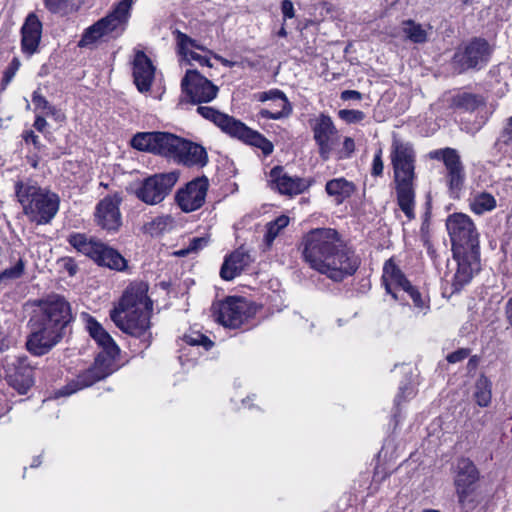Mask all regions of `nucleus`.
<instances>
[{"instance_id": "b1692460", "label": "nucleus", "mask_w": 512, "mask_h": 512, "mask_svg": "<svg viewBox=\"0 0 512 512\" xmlns=\"http://www.w3.org/2000/svg\"><path fill=\"white\" fill-rule=\"evenodd\" d=\"M42 35V23L37 15L30 13L21 28V48L22 51L31 56L39 46Z\"/></svg>"}, {"instance_id": "9d476101", "label": "nucleus", "mask_w": 512, "mask_h": 512, "mask_svg": "<svg viewBox=\"0 0 512 512\" xmlns=\"http://www.w3.org/2000/svg\"><path fill=\"white\" fill-rule=\"evenodd\" d=\"M446 228L452 242V251L479 249V233L468 215H450L446 220Z\"/></svg>"}, {"instance_id": "cd10ccee", "label": "nucleus", "mask_w": 512, "mask_h": 512, "mask_svg": "<svg viewBox=\"0 0 512 512\" xmlns=\"http://www.w3.org/2000/svg\"><path fill=\"white\" fill-rule=\"evenodd\" d=\"M479 471L468 458H460L455 467V488L478 485Z\"/></svg>"}, {"instance_id": "4be33fe9", "label": "nucleus", "mask_w": 512, "mask_h": 512, "mask_svg": "<svg viewBox=\"0 0 512 512\" xmlns=\"http://www.w3.org/2000/svg\"><path fill=\"white\" fill-rule=\"evenodd\" d=\"M258 100L261 102H270L267 108H263L259 111L258 114L261 118L280 120L288 118L292 114V104L284 92L279 89H271L259 93Z\"/></svg>"}, {"instance_id": "bb28decb", "label": "nucleus", "mask_w": 512, "mask_h": 512, "mask_svg": "<svg viewBox=\"0 0 512 512\" xmlns=\"http://www.w3.org/2000/svg\"><path fill=\"white\" fill-rule=\"evenodd\" d=\"M251 259L244 251L236 250L225 258L220 269V276L224 280H233L249 265Z\"/></svg>"}, {"instance_id": "4d7b16f0", "label": "nucleus", "mask_w": 512, "mask_h": 512, "mask_svg": "<svg viewBox=\"0 0 512 512\" xmlns=\"http://www.w3.org/2000/svg\"><path fill=\"white\" fill-rule=\"evenodd\" d=\"M505 319L509 327L512 328V298H509L504 306Z\"/></svg>"}, {"instance_id": "13d9d810", "label": "nucleus", "mask_w": 512, "mask_h": 512, "mask_svg": "<svg viewBox=\"0 0 512 512\" xmlns=\"http://www.w3.org/2000/svg\"><path fill=\"white\" fill-rule=\"evenodd\" d=\"M33 126L35 127V129L37 131L43 132L47 126V121L45 120V118L43 116L37 115Z\"/></svg>"}, {"instance_id": "09e8293b", "label": "nucleus", "mask_w": 512, "mask_h": 512, "mask_svg": "<svg viewBox=\"0 0 512 512\" xmlns=\"http://www.w3.org/2000/svg\"><path fill=\"white\" fill-rule=\"evenodd\" d=\"M383 169L382 149L380 148L374 154L371 173L373 176H380L383 173Z\"/></svg>"}, {"instance_id": "de8ad7c7", "label": "nucleus", "mask_w": 512, "mask_h": 512, "mask_svg": "<svg viewBox=\"0 0 512 512\" xmlns=\"http://www.w3.org/2000/svg\"><path fill=\"white\" fill-rule=\"evenodd\" d=\"M355 150V142L350 137H345L343 141L342 148L338 151L339 159H347L350 158L352 153Z\"/></svg>"}, {"instance_id": "423d86ee", "label": "nucleus", "mask_w": 512, "mask_h": 512, "mask_svg": "<svg viewBox=\"0 0 512 512\" xmlns=\"http://www.w3.org/2000/svg\"><path fill=\"white\" fill-rule=\"evenodd\" d=\"M15 194L23 213L37 225L50 223L59 210L58 195L37 184L19 181L15 184Z\"/></svg>"}, {"instance_id": "bf43d9fd", "label": "nucleus", "mask_w": 512, "mask_h": 512, "mask_svg": "<svg viewBox=\"0 0 512 512\" xmlns=\"http://www.w3.org/2000/svg\"><path fill=\"white\" fill-rule=\"evenodd\" d=\"M65 268L71 276L75 275L77 272V266L71 259L65 262Z\"/></svg>"}, {"instance_id": "393cba45", "label": "nucleus", "mask_w": 512, "mask_h": 512, "mask_svg": "<svg viewBox=\"0 0 512 512\" xmlns=\"http://www.w3.org/2000/svg\"><path fill=\"white\" fill-rule=\"evenodd\" d=\"M155 75V67L151 60L142 51L135 54L133 61V78L140 92L150 90Z\"/></svg>"}, {"instance_id": "37998d69", "label": "nucleus", "mask_w": 512, "mask_h": 512, "mask_svg": "<svg viewBox=\"0 0 512 512\" xmlns=\"http://www.w3.org/2000/svg\"><path fill=\"white\" fill-rule=\"evenodd\" d=\"M32 102L36 110H41L45 115H53L55 108L43 97L38 91H34L32 94Z\"/></svg>"}, {"instance_id": "a211bd4d", "label": "nucleus", "mask_w": 512, "mask_h": 512, "mask_svg": "<svg viewBox=\"0 0 512 512\" xmlns=\"http://www.w3.org/2000/svg\"><path fill=\"white\" fill-rule=\"evenodd\" d=\"M208 188V178L197 177L176 192L175 201L185 213L196 211L204 205Z\"/></svg>"}, {"instance_id": "58836bf2", "label": "nucleus", "mask_w": 512, "mask_h": 512, "mask_svg": "<svg viewBox=\"0 0 512 512\" xmlns=\"http://www.w3.org/2000/svg\"><path fill=\"white\" fill-rule=\"evenodd\" d=\"M183 341L192 347H202L204 351H208L213 346V342L199 331H190L185 334Z\"/></svg>"}, {"instance_id": "052dcab7", "label": "nucleus", "mask_w": 512, "mask_h": 512, "mask_svg": "<svg viewBox=\"0 0 512 512\" xmlns=\"http://www.w3.org/2000/svg\"><path fill=\"white\" fill-rule=\"evenodd\" d=\"M217 59H219L227 67H232V65H233L232 62H230L229 60L224 59L222 57H217Z\"/></svg>"}, {"instance_id": "680f3d73", "label": "nucleus", "mask_w": 512, "mask_h": 512, "mask_svg": "<svg viewBox=\"0 0 512 512\" xmlns=\"http://www.w3.org/2000/svg\"><path fill=\"white\" fill-rule=\"evenodd\" d=\"M41 464V461L39 457L33 459V462L31 463V467H38Z\"/></svg>"}, {"instance_id": "f704fd0d", "label": "nucleus", "mask_w": 512, "mask_h": 512, "mask_svg": "<svg viewBox=\"0 0 512 512\" xmlns=\"http://www.w3.org/2000/svg\"><path fill=\"white\" fill-rule=\"evenodd\" d=\"M469 206L473 213L482 215L494 210L497 206V201L490 193L478 192L470 198Z\"/></svg>"}, {"instance_id": "f3484780", "label": "nucleus", "mask_w": 512, "mask_h": 512, "mask_svg": "<svg viewBox=\"0 0 512 512\" xmlns=\"http://www.w3.org/2000/svg\"><path fill=\"white\" fill-rule=\"evenodd\" d=\"M181 87L182 92L192 103L210 102L218 93V87L196 70H187Z\"/></svg>"}, {"instance_id": "6e6d98bb", "label": "nucleus", "mask_w": 512, "mask_h": 512, "mask_svg": "<svg viewBox=\"0 0 512 512\" xmlns=\"http://www.w3.org/2000/svg\"><path fill=\"white\" fill-rule=\"evenodd\" d=\"M362 95L356 90H345L341 93L342 100H360Z\"/></svg>"}, {"instance_id": "6e6552de", "label": "nucleus", "mask_w": 512, "mask_h": 512, "mask_svg": "<svg viewBox=\"0 0 512 512\" xmlns=\"http://www.w3.org/2000/svg\"><path fill=\"white\" fill-rule=\"evenodd\" d=\"M197 112L229 136L261 149L264 155H270L273 152V144L268 139L234 117L209 106H198Z\"/></svg>"}, {"instance_id": "8fccbe9b", "label": "nucleus", "mask_w": 512, "mask_h": 512, "mask_svg": "<svg viewBox=\"0 0 512 512\" xmlns=\"http://www.w3.org/2000/svg\"><path fill=\"white\" fill-rule=\"evenodd\" d=\"M19 68V62L17 59H13V61L10 63V65L5 69L4 75H3V82L5 85L10 83V81L13 79V77L16 74V71Z\"/></svg>"}, {"instance_id": "a19ab883", "label": "nucleus", "mask_w": 512, "mask_h": 512, "mask_svg": "<svg viewBox=\"0 0 512 512\" xmlns=\"http://www.w3.org/2000/svg\"><path fill=\"white\" fill-rule=\"evenodd\" d=\"M25 270L24 261L20 258L13 267L7 268L0 272V282L4 280L19 279Z\"/></svg>"}, {"instance_id": "0eeeda50", "label": "nucleus", "mask_w": 512, "mask_h": 512, "mask_svg": "<svg viewBox=\"0 0 512 512\" xmlns=\"http://www.w3.org/2000/svg\"><path fill=\"white\" fill-rule=\"evenodd\" d=\"M382 281L387 293L395 300H405L406 295L412 301L415 315L425 316L429 313V296L412 285L392 259L387 260L383 266Z\"/></svg>"}, {"instance_id": "e433bc0d", "label": "nucleus", "mask_w": 512, "mask_h": 512, "mask_svg": "<svg viewBox=\"0 0 512 512\" xmlns=\"http://www.w3.org/2000/svg\"><path fill=\"white\" fill-rule=\"evenodd\" d=\"M68 242L77 251L91 258L100 241L89 239L85 234L73 233L68 237Z\"/></svg>"}, {"instance_id": "864d4df0", "label": "nucleus", "mask_w": 512, "mask_h": 512, "mask_svg": "<svg viewBox=\"0 0 512 512\" xmlns=\"http://www.w3.org/2000/svg\"><path fill=\"white\" fill-rule=\"evenodd\" d=\"M23 139L26 143H32L36 149L41 148L39 137L32 130L25 131Z\"/></svg>"}, {"instance_id": "338daca9", "label": "nucleus", "mask_w": 512, "mask_h": 512, "mask_svg": "<svg viewBox=\"0 0 512 512\" xmlns=\"http://www.w3.org/2000/svg\"><path fill=\"white\" fill-rule=\"evenodd\" d=\"M0 352H2V348L0 347Z\"/></svg>"}, {"instance_id": "ea45409f", "label": "nucleus", "mask_w": 512, "mask_h": 512, "mask_svg": "<svg viewBox=\"0 0 512 512\" xmlns=\"http://www.w3.org/2000/svg\"><path fill=\"white\" fill-rule=\"evenodd\" d=\"M453 103L456 107L467 111L477 110L481 105L480 99L477 96L469 93L457 95L454 98Z\"/></svg>"}, {"instance_id": "aec40b11", "label": "nucleus", "mask_w": 512, "mask_h": 512, "mask_svg": "<svg viewBox=\"0 0 512 512\" xmlns=\"http://www.w3.org/2000/svg\"><path fill=\"white\" fill-rule=\"evenodd\" d=\"M457 262V270L453 277L454 291H459L468 284L473 276L480 270V252L474 250L452 251Z\"/></svg>"}, {"instance_id": "0e129e2a", "label": "nucleus", "mask_w": 512, "mask_h": 512, "mask_svg": "<svg viewBox=\"0 0 512 512\" xmlns=\"http://www.w3.org/2000/svg\"><path fill=\"white\" fill-rule=\"evenodd\" d=\"M423 512H440V511L434 510V509H427V510H424Z\"/></svg>"}, {"instance_id": "473e14b6", "label": "nucleus", "mask_w": 512, "mask_h": 512, "mask_svg": "<svg viewBox=\"0 0 512 512\" xmlns=\"http://www.w3.org/2000/svg\"><path fill=\"white\" fill-rule=\"evenodd\" d=\"M176 225L175 219L168 214L158 215L143 225V232L150 236H159L170 232Z\"/></svg>"}, {"instance_id": "5701e85b", "label": "nucleus", "mask_w": 512, "mask_h": 512, "mask_svg": "<svg viewBox=\"0 0 512 512\" xmlns=\"http://www.w3.org/2000/svg\"><path fill=\"white\" fill-rule=\"evenodd\" d=\"M270 182L279 193L289 196L304 192L310 185L303 178L288 175L280 166H276L270 171Z\"/></svg>"}, {"instance_id": "49530a36", "label": "nucleus", "mask_w": 512, "mask_h": 512, "mask_svg": "<svg viewBox=\"0 0 512 512\" xmlns=\"http://www.w3.org/2000/svg\"><path fill=\"white\" fill-rule=\"evenodd\" d=\"M496 145L512 147V116L506 120Z\"/></svg>"}, {"instance_id": "412c9836", "label": "nucleus", "mask_w": 512, "mask_h": 512, "mask_svg": "<svg viewBox=\"0 0 512 512\" xmlns=\"http://www.w3.org/2000/svg\"><path fill=\"white\" fill-rule=\"evenodd\" d=\"M122 197L118 193L104 197L96 206L95 220L98 226L108 232H116L122 225L119 206Z\"/></svg>"}, {"instance_id": "f03ea898", "label": "nucleus", "mask_w": 512, "mask_h": 512, "mask_svg": "<svg viewBox=\"0 0 512 512\" xmlns=\"http://www.w3.org/2000/svg\"><path fill=\"white\" fill-rule=\"evenodd\" d=\"M71 319L68 302L59 296L40 301L30 319L31 334L26 346L36 356L48 353L63 337Z\"/></svg>"}, {"instance_id": "4468645a", "label": "nucleus", "mask_w": 512, "mask_h": 512, "mask_svg": "<svg viewBox=\"0 0 512 512\" xmlns=\"http://www.w3.org/2000/svg\"><path fill=\"white\" fill-rule=\"evenodd\" d=\"M1 365L7 383L19 394H26L34 384L33 367L28 362V358L6 355Z\"/></svg>"}, {"instance_id": "2eb2a0df", "label": "nucleus", "mask_w": 512, "mask_h": 512, "mask_svg": "<svg viewBox=\"0 0 512 512\" xmlns=\"http://www.w3.org/2000/svg\"><path fill=\"white\" fill-rule=\"evenodd\" d=\"M309 125L321 159L324 161L329 160L339 141L338 130L332 118L327 114L321 113L311 118Z\"/></svg>"}, {"instance_id": "1a4fd4ad", "label": "nucleus", "mask_w": 512, "mask_h": 512, "mask_svg": "<svg viewBox=\"0 0 512 512\" xmlns=\"http://www.w3.org/2000/svg\"><path fill=\"white\" fill-rule=\"evenodd\" d=\"M132 4L133 0L120 1L109 15L85 29L79 41V46L87 47L112 33H121L130 16Z\"/></svg>"}, {"instance_id": "39448f33", "label": "nucleus", "mask_w": 512, "mask_h": 512, "mask_svg": "<svg viewBox=\"0 0 512 512\" xmlns=\"http://www.w3.org/2000/svg\"><path fill=\"white\" fill-rule=\"evenodd\" d=\"M396 184L397 203L402 212L412 220L415 218V162L416 153L409 142L393 138L390 152Z\"/></svg>"}, {"instance_id": "603ef678", "label": "nucleus", "mask_w": 512, "mask_h": 512, "mask_svg": "<svg viewBox=\"0 0 512 512\" xmlns=\"http://www.w3.org/2000/svg\"><path fill=\"white\" fill-rule=\"evenodd\" d=\"M281 11L284 19H291L295 16L294 6L290 0H283L281 3Z\"/></svg>"}, {"instance_id": "c85d7f7f", "label": "nucleus", "mask_w": 512, "mask_h": 512, "mask_svg": "<svg viewBox=\"0 0 512 512\" xmlns=\"http://www.w3.org/2000/svg\"><path fill=\"white\" fill-rule=\"evenodd\" d=\"M95 253L91 259L97 264L106 266L110 269L122 271L126 267V260L114 249L108 247L102 242L96 246Z\"/></svg>"}, {"instance_id": "4c0bfd02", "label": "nucleus", "mask_w": 512, "mask_h": 512, "mask_svg": "<svg viewBox=\"0 0 512 512\" xmlns=\"http://www.w3.org/2000/svg\"><path fill=\"white\" fill-rule=\"evenodd\" d=\"M289 217L286 215H280L274 221H271L266 224V233L264 235V244L267 248H270L273 244L275 238L280 234V232L288 226Z\"/></svg>"}, {"instance_id": "e2e57ef3", "label": "nucleus", "mask_w": 512, "mask_h": 512, "mask_svg": "<svg viewBox=\"0 0 512 512\" xmlns=\"http://www.w3.org/2000/svg\"><path fill=\"white\" fill-rule=\"evenodd\" d=\"M278 35L280 37H286L287 36V32H286V29L284 27H282L279 32H278Z\"/></svg>"}, {"instance_id": "ddd939ff", "label": "nucleus", "mask_w": 512, "mask_h": 512, "mask_svg": "<svg viewBox=\"0 0 512 512\" xmlns=\"http://www.w3.org/2000/svg\"><path fill=\"white\" fill-rule=\"evenodd\" d=\"M181 138L167 132H141L131 140L133 148L159 154L174 160Z\"/></svg>"}, {"instance_id": "a18cd8bd", "label": "nucleus", "mask_w": 512, "mask_h": 512, "mask_svg": "<svg viewBox=\"0 0 512 512\" xmlns=\"http://www.w3.org/2000/svg\"><path fill=\"white\" fill-rule=\"evenodd\" d=\"M340 119L346 123H359L365 118L364 112L354 109H342L338 112Z\"/></svg>"}, {"instance_id": "69168bd1", "label": "nucleus", "mask_w": 512, "mask_h": 512, "mask_svg": "<svg viewBox=\"0 0 512 512\" xmlns=\"http://www.w3.org/2000/svg\"><path fill=\"white\" fill-rule=\"evenodd\" d=\"M247 402H248L247 400H243V401H242V403H243V405H244V406H246V405H247Z\"/></svg>"}, {"instance_id": "7c9ffc66", "label": "nucleus", "mask_w": 512, "mask_h": 512, "mask_svg": "<svg viewBox=\"0 0 512 512\" xmlns=\"http://www.w3.org/2000/svg\"><path fill=\"white\" fill-rule=\"evenodd\" d=\"M401 31L405 38L412 43L422 44L427 42L432 33L430 24H421L414 20H404L401 23Z\"/></svg>"}, {"instance_id": "79ce46f5", "label": "nucleus", "mask_w": 512, "mask_h": 512, "mask_svg": "<svg viewBox=\"0 0 512 512\" xmlns=\"http://www.w3.org/2000/svg\"><path fill=\"white\" fill-rule=\"evenodd\" d=\"M208 244V239L205 237H195L190 240L187 248H183L174 252L178 257H184L190 253L197 252L203 249Z\"/></svg>"}, {"instance_id": "c9c22d12", "label": "nucleus", "mask_w": 512, "mask_h": 512, "mask_svg": "<svg viewBox=\"0 0 512 512\" xmlns=\"http://www.w3.org/2000/svg\"><path fill=\"white\" fill-rule=\"evenodd\" d=\"M473 398L480 407H487L492 398V382L484 375H481L475 382Z\"/></svg>"}, {"instance_id": "c03bdc74", "label": "nucleus", "mask_w": 512, "mask_h": 512, "mask_svg": "<svg viewBox=\"0 0 512 512\" xmlns=\"http://www.w3.org/2000/svg\"><path fill=\"white\" fill-rule=\"evenodd\" d=\"M416 391L415 387L410 382L402 383L399 387V391L395 397V405L399 406L402 402L414 397Z\"/></svg>"}, {"instance_id": "2f4dec72", "label": "nucleus", "mask_w": 512, "mask_h": 512, "mask_svg": "<svg viewBox=\"0 0 512 512\" xmlns=\"http://www.w3.org/2000/svg\"><path fill=\"white\" fill-rule=\"evenodd\" d=\"M325 190L337 204H341L354 193L355 185L341 177L329 180L326 183Z\"/></svg>"}, {"instance_id": "6ab92c4d", "label": "nucleus", "mask_w": 512, "mask_h": 512, "mask_svg": "<svg viewBox=\"0 0 512 512\" xmlns=\"http://www.w3.org/2000/svg\"><path fill=\"white\" fill-rule=\"evenodd\" d=\"M430 156L444 162L449 191L453 197H457L465 180L464 167L458 152L452 148H444L431 152Z\"/></svg>"}, {"instance_id": "72a5a7b5", "label": "nucleus", "mask_w": 512, "mask_h": 512, "mask_svg": "<svg viewBox=\"0 0 512 512\" xmlns=\"http://www.w3.org/2000/svg\"><path fill=\"white\" fill-rule=\"evenodd\" d=\"M458 503L465 512L473 511L480 503L478 485L455 488Z\"/></svg>"}, {"instance_id": "7ed1b4c3", "label": "nucleus", "mask_w": 512, "mask_h": 512, "mask_svg": "<svg viewBox=\"0 0 512 512\" xmlns=\"http://www.w3.org/2000/svg\"><path fill=\"white\" fill-rule=\"evenodd\" d=\"M148 285L144 282L131 283L110 311V318L122 332L141 338L145 347L151 341V314L153 302L148 297Z\"/></svg>"}, {"instance_id": "dca6fc26", "label": "nucleus", "mask_w": 512, "mask_h": 512, "mask_svg": "<svg viewBox=\"0 0 512 512\" xmlns=\"http://www.w3.org/2000/svg\"><path fill=\"white\" fill-rule=\"evenodd\" d=\"M492 47L483 38H474L457 49L453 62L461 70L480 69L490 60Z\"/></svg>"}, {"instance_id": "f8f14e48", "label": "nucleus", "mask_w": 512, "mask_h": 512, "mask_svg": "<svg viewBox=\"0 0 512 512\" xmlns=\"http://www.w3.org/2000/svg\"><path fill=\"white\" fill-rule=\"evenodd\" d=\"M215 321L227 328H239L251 315L249 303L241 297H227L211 307Z\"/></svg>"}, {"instance_id": "a878e982", "label": "nucleus", "mask_w": 512, "mask_h": 512, "mask_svg": "<svg viewBox=\"0 0 512 512\" xmlns=\"http://www.w3.org/2000/svg\"><path fill=\"white\" fill-rule=\"evenodd\" d=\"M174 160L186 166H204L207 162V153L202 146L181 138Z\"/></svg>"}, {"instance_id": "f257e3e1", "label": "nucleus", "mask_w": 512, "mask_h": 512, "mask_svg": "<svg viewBox=\"0 0 512 512\" xmlns=\"http://www.w3.org/2000/svg\"><path fill=\"white\" fill-rule=\"evenodd\" d=\"M304 261L316 272L332 281L340 282L352 276L360 261L332 228L309 231L302 241Z\"/></svg>"}, {"instance_id": "c756f323", "label": "nucleus", "mask_w": 512, "mask_h": 512, "mask_svg": "<svg viewBox=\"0 0 512 512\" xmlns=\"http://www.w3.org/2000/svg\"><path fill=\"white\" fill-rule=\"evenodd\" d=\"M177 40V47L179 53L184 57L186 61L189 63L195 61L198 62L201 66H208L211 67L210 60L198 54L197 52H194L192 49H200L201 47L196 44V41L188 37L186 34L177 32L176 36Z\"/></svg>"}, {"instance_id": "9b49d317", "label": "nucleus", "mask_w": 512, "mask_h": 512, "mask_svg": "<svg viewBox=\"0 0 512 512\" xmlns=\"http://www.w3.org/2000/svg\"><path fill=\"white\" fill-rule=\"evenodd\" d=\"M178 179L177 171L152 175L142 181L135 195L147 205H157L169 195Z\"/></svg>"}, {"instance_id": "5fc2aeb1", "label": "nucleus", "mask_w": 512, "mask_h": 512, "mask_svg": "<svg viewBox=\"0 0 512 512\" xmlns=\"http://www.w3.org/2000/svg\"><path fill=\"white\" fill-rule=\"evenodd\" d=\"M468 356L466 350H459L448 355L447 360L450 363L460 362Z\"/></svg>"}, {"instance_id": "3c124183", "label": "nucleus", "mask_w": 512, "mask_h": 512, "mask_svg": "<svg viewBox=\"0 0 512 512\" xmlns=\"http://www.w3.org/2000/svg\"><path fill=\"white\" fill-rule=\"evenodd\" d=\"M45 7L52 13H59L63 10L67 0H43Z\"/></svg>"}, {"instance_id": "20e7f679", "label": "nucleus", "mask_w": 512, "mask_h": 512, "mask_svg": "<svg viewBox=\"0 0 512 512\" xmlns=\"http://www.w3.org/2000/svg\"><path fill=\"white\" fill-rule=\"evenodd\" d=\"M86 328L90 336L102 347L103 351L97 355L91 368L78 375L76 379L70 381L63 388L57 390L55 392L56 398L72 395L113 372L114 360L119 353L118 346L109 333L93 317H88Z\"/></svg>"}]
</instances>
